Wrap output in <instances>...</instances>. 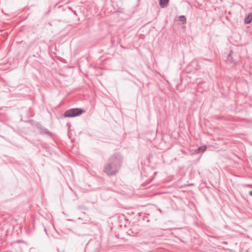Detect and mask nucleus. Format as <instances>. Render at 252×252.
Here are the masks:
<instances>
[{
    "mask_svg": "<svg viewBox=\"0 0 252 252\" xmlns=\"http://www.w3.org/2000/svg\"><path fill=\"white\" fill-rule=\"evenodd\" d=\"M169 0H159V5L161 7H165L168 3Z\"/></svg>",
    "mask_w": 252,
    "mask_h": 252,
    "instance_id": "20e7f679",
    "label": "nucleus"
},
{
    "mask_svg": "<svg viewBox=\"0 0 252 252\" xmlns=\"http://www.w3.org/2000/svg\"><path fill=\"white\" fill-rule=\"evenodd\" d=\"M206 149H207L206 146H201L198 149H197L195 151V153L196 154H198V153H199L200 152H203L205 151H206Z\"/></svg>",
    "mask_w": 252,
    "mask_h": 252,
    "instance_id": "7ed1b4c3",
    "label": "nucleus"
},
{
    "mask_svg": "<svg viewBox=\"0 0 252 252\" xmlns=\"http://www.w3.org/2000/svg\"><path fill=\"white\" fill-rule=\"evenodd\" d=\"M252 20V14H250L245 19V22L246 24H249Z\"/></svg>",
    "mask_w": 252,
    "mask_h": 252,
    "instance_id": "39448f33",
    "label": "nucleus"
},
{
    "mask_svg": "<svg viewBox=\"0 0 252 252\" xmlns=\"http://www.w3.org/2000/svg\"><path fill=\"white\" fill-rule=\"evenodd\" d=\"M250 194L251 196H252V191H251L250 192Z\"/></svg>",
    "mask_w": 252,
    "mask_h": 252,
    "instance_id": "0eeeda50",
    "label": "nucleus"
},
{
    "mask_svg": "<svg viewBox=\"0 0 252 252\" xmlns=\"http://www.w3.org/2000/svg\"><path fill=\"white\" fill-rule=\"evenodd\" d=\"M79 113H80V114H81L82 113V111L80 109Z\"/></svg>",
    "mask_w": 252,
    "mask_h": 252,
    "instance_id": "6e6552de",
    "label": "nucleus"
},
{
    "mask_svg": "<svg viewBox=\"0 0 252 252\" xmlns=\"http://www.w3.org/2000/svg\"><path fill=\"white\" fill-rule=\"evenodd\" d=\"M79 115V109L78 108H74L68 110L66 111L64 114V116L65 117H74Z\"/></svg>",
    "mask_w": 252,
    "mask_h": 252,
    "instance_id": "f257e3e1",
    "label": "nucleus"
},
{
    "mask_svg": "<svg viewBox=\"0 0 252 252\" xmlns=\"http://www.w3.org/2000/svg\"><path fill=\"white\" fill-rule=\"evenodd\" d=\"M179 21L182 24H185L186 22V18L184 16H180L179 17Z\"/></svg>",
    "mask_w": 252,
    "mask_h": 252,
    "instance_id": "423d86ee",
    "label": "nucleus"
},
{
    "mask_svg": "<svg viewBox=\"0 0 252 252\" xmlns=\"http://www.w3.org/2000/svg\"><path fill=\"white\" fill-rule=\"evenodd\" d=\"M104 170L105 172L109 175L113 174L116 172V171L112 170V166L111 164H107Z\"/></svg>",
    "mask_w": 252,
    "mask_h": 252,
    "instance_id": "f03ea898",
    "label": "nucleus"
}]
</instances>
